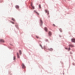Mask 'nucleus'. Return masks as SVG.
Segmentation results:
<instances>
[{
  "label": "nucleus",
  "mask_w": 75,
  "mask_h": 75,
  "mask_svg": "<svg viewBox=\"0 0 75 75\" xmlns=\"http://www.w3.org/2000/svg\"><path fill=\"white\" fill-rule=\"evenodd\" d=\"M40 25H41L42 24V23H43V22H42V20L41 18H40Z\"/></svg>",
  "instance_id": "obj_1"
},
{
  "label": "nucleus",
  "mask_w": 75,
  "mask_h": 75,
  "mask_svg": "<svg viewBox=\"0 0 75 75\" xmlns=\"http://www.w3.org/2000/svg\"><path fill=\"white\" fill-rule=\"evenodd\" d=\"M48 34H49V35L50 36H51V35H52V33H51V32L50 31L48 33Z\"/></svg>",
  "instance_id": "obj_2"
},
{
  "label": "nucleus",
  "mask_w": 75,
  "mask_h": 75,
  "mask_svg": "<svg viewBox=\"0 0 75 75\" xmlns=\"http://www.w3.org/2000/svg\"><path fill=\"white\" fill-rule=\"evenodd\" d=\"M0 42H4V40L3 39H1L0 40Z\"/></svg>",
  "instance_id": "obj_3"
},
{
  "label": "nucleus",
  "mask_w": 75,
  "mask_h": 75,
  "mask_svg": "<svg viewBox=\"0 0 75 75\" xmlns=\"http://www.w3.org/2000/svg\"><path fill=\"white\" fill-rule=\"evenodd\" d=\"M71 41L72 42H75V39H71Z\"/></svg>",
  "instance_id": "obj_4"
},
{
  "label": "nucleus",
  "mask_w": 75,
  "mask_h": 75,
  "mask_svg": "<svg viewBox=\"0 0 75 75\" xmlns=\"http://www.w3.org/2000/svg\"><path fill=\"white\" fill-rule=\"evenodd\" d=\"M34 12H35V13H36L37 14H38V15H39V13H38V12H37V11H34Z\"/></svg>",
  "instance_id": "obj_5"
},
{
  "label": "nucleus",
  "mask_w": 75,
  "mask_h": 75,
  "mask_svg": "<svg viewBox=\"0 0 75 75\" xmlns=\"http://www.w3.org/2000/svg\"><path fill=\"white\" fill-rule=\"evenodd\" d=\"M22 66L23 68H25V65L23 64H22Z\"/></svg>",
  "instance_id": "obj_6"
},
{
  "label": "nucleus",
  "mask_w": 75,
  "mask_h": 75,
  "mask_svg": "<svg viewBox=\"0 0 75 75\" xmlns=\"http://www.w3.org/2000/svg\"><path fill=\"white\" fill-rule=\"evenodd\" d=\"M69 47H74V46L73 45H69Z\"/></svg>",
  "instance_id": "obj_7"
},
{
  "label": "nucleus",
  "mask_w": 75,
  "mask_h": 75,
  "mask_svg": "<svg viewBox=\"0 0 75 75\" xmlns=\"http://www.w3.org/2000/svg\"><path fill=\"white\" fill-rule=\"evenodd\" d=\"M17 57H18V58H20V56H19V55H18V53H17Z\"/></svg>",
  "instance_id": "obj_8"
},
{
  "label": "nucleus",
  "mask_w": 75,
  "mask_h": 75,
  "mask_svg": "<svg viewBox=\"0 0 75 75\" xmlns=\"http://www.w3.org/2000/svg\"><path fill=\"white\" fill-rule=\"evenodd\" d=\"M45 11L46 12V13H47L48 14V11L47 10V9H45Z\"/></svg>",
  "instance_id": "obj_9"
},
{
  "label": "nucleus",
  "mask_w": 75,
  "mask_h": 75,
  "mask_svg": "<svg viewBox=\"0 0 75 75\" xmlns=\"http://www.w3.org/2000/svg\"><path fill=\"white\" fill-rule=\"evenodd\" d=\"M45 31H47L48 30H47V28H46V27H45Z\"/></svg>",
  "instance_id": "obj_10"
},
{
  "label": "nucleus",
  "mask_w": 75,
  "mask_h": 75,
  "mask_svg": "<svg viewBox=\"0 0 75 75\" xmlns=\"http://www.w3.org/2000/svg\"><path fill=\"white\" fill-rule=\"evenodd\" d=\"M12 20H13V21H16L15 20V19H14L13 18H11Z\"/></svg>",
  "instance_id": "obj_11"
},
{
  "label": "nucleus",
  "mask_w": 75,
  "mask_h": 75,
  "mask_svg": "<svg viewBox=\"0 0 75 75\" xmlns=\"http://www.w3.org/2000/svg\"><path fill=\"white\" fill-rule=\"evenodd\" d=\"M31 7H32L33 8V9H34V6H33V4H31Z\"/></svg>",
  "instance_id": "obj_12"
},
{
  "label": "nucleus",
  "mask_w": 75,
  "mask_h": 75,
  "mask_svg": "<svg viewBox=\"0 0 75 75\" xmlns=\"http://www.w3.org/2000/svg\"><path fill=\"white\" fill-rule=\"evenodd\" d=\"M16 8H19V6H16Z\"/></svg>",
  "instance_id": "obj_13"
},
{
  "label": "nucleus",
  "mask_w": 75,
  "mask_h": 75,
  "mask_svg": "<svg viewBox=\"0 0 75 75\" xmlns=\"http://www.w3.org/2000/svg\"><path fill=\"white\" fill-rule=\"evenodd\" d=\"M19 52L20 53V54L21 55V50H20L19 51Z\"/></svg>",
  "instance_id": "obj_14"
},
{
  "label": "nucleus",
  "mask_w": 75,
  "mask_h": 75,
  "mask_svg": "<svg viewBox=\"0 0 75 75\" xmlns=\"http://www.w3.org/2000/svg\"><path fill=\"white\" fill-rule=\"evenodd\" d=\"M53 50V49L52 48H51L50 49V51H52Z\"/></svg>",
  "instance_id": "obj_15"
},
{
  "label": "nucleus",
  "mask_w": 75,
  "mask_h": 75,
  "mask_svg": "<svg viewBox=\"0 0 75 75\" xmlns=\"http://www.w3.org/2000/svg\"><path fill=\"white\" fill-rule=\"evenodd\" d=\"M15 59H16V57L14 56L13 57V60H15Z\"/></svg>",
  "instance_id": "obj_16"
},
{
  "label": "nucleus",
  "mask_w": 75,
  "mask_h": 75,
  "mask_svg": "<svg viewBox=\"0 0 75 75\" xmlns=\"http://www.w3.org/2000/svg\"><path fill=\"white\" fill-rule=\"evenodd\" d=\"M36 38H39V37H38L37 36H36Z\"/></svg>",
  "instance_id": "obj_17"
},
{
  "label": "nucleus",
  "mask_w": 75,
  "mask_h": 75,
  "mask_svg": "<svg viewBox=\"0 0 75 75\" xmlns=\"http://www.w3.org/2000/svg\"><path fill=\"white\" fill-rule=\"evenodd\" d=\"M39 8H41V5H39Z\"/></svg>",
  "instance_id": "obj_18"
},
{
  "label": "nucleus",
  "mask_w": 75,
  "mask_h": 75,
  "mask_svg": "<svg viewBox=\"0 0 75 75\" xmlns=\"http://www.w3.org/2000/svg\"><path fill=\"white\" fill-rule=\"evenodd\" d=\"M11 23H12V24H14V22H11Z\"/></svg>",
  "instance_id": "obj_19"
},
{
  "label": "nucleus",
  "mask_w": 75,
  "mask_h": 75,
  "mask_svg": "<svg viewBox=\"0 0 75 75\" xmlns=\"http://www.w3.org/2000/svg\"><path fill=\"white\" fill-rule=\"evenodd\" d=\"M46 48V47H45V46H44V49H45Z\"/></svg>",
  "instance_id": "obj_20"
},
{
  "label": "nucleus",
  "mask_w": 75,
  "mask_h": 75,
  "mask_svg": "<svg viewBox=\"0 0 75 75\" xmlns=\"http://www.w3.org/2000/svg\"><path fill=\"white\" fill-rule=\"evenodd\" d=\"M70 50H71V49L70 48H69V51Z\"/></svg>",
  "instance_id": "obj_21"
},
{
  "label": "nucleus",
  "mask_w": 75,
  "mask_h": 75,
  "mask_svg": "<svg viewBox=\"0 0 75 75\" xmlns=\"http://www.w3.org/2000/svg\"><path fill=\"white\" fill-rule=\"evenodd\" d=\"M46 41H48V40H46Z\"/></svg>",
  "instance_id": "obj_22"
},
{
  "label": "nucleus",
  "mask_w": 75,
  "mask_h": 75,
  "mask_svg": "<svg viewBox=\"0 0 75 75\" xmlns=\"http://www.w3.org/2000/svg\"><path fill=\"white\" fill-rule=\"evenodd\" d=\"M60 30V31L61 32H62V31H61V30Z\"/></svg>",
  "instance_id": "obj_23"
},
{
  "label": "nucleus",
  "mask_w": 75,
  "mask_h": 75,
  "mask_svg": "<svg viewBox=\"0 0 75 75\" xmlns=\"http://www.w3.org/2000/svg\"><path fill=\"white\" fill-rule=\"evenodd\" d=\"M54 26H55V25H53Z\"/></svg>",
  "instance_id": "obj_24"
},
{
  "label": "nucleus",
  "mask_w": 75,
  "mask_h": 75,
  "mask_svg": "<svg viewBox=\"0 0 75 75\" xmlns=\"http://www.w3.org/2000/svg\"><path fill=\"white\" fill-rule=\"evenodd\" d=\"M40 46H41V47H42V46H41V45H40Z\"/></svg>",
  "instance_id": "obj_25"
},
{
  "label": "nucleus",
  "mask_w": 75,
  "mask_h": 75,
  "mask_svg": "<svg viewBox=\"0 0 75 75\" xmlns=\"http://www.w3.org/2000/svg\"><path fill=\"white\" fill-rule=\"evenodd\" d=\"M66 49H67V48H66Z\"/></svg>",
  "instance_id": "obj_26"
}]
</instances>
